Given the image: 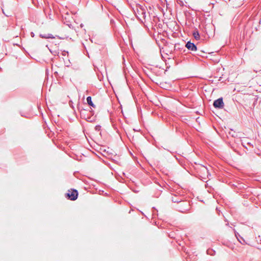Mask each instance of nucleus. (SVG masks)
Listing matches in <instances>:
<instances>
[{
  "instance_id": "obj_1",
  "label": "nucleus",
  "mask_w": 261,
  "mask_h": 261,
  "mask_svg": "<svg viewBox=\"0 0 261 261\" xmlns=\"http://www.w3.org/2000/svg\"><path fill=\"white\" fill-rule=\"evenodd\" d=\"M135 12L136 16L140 20L143 21L146 18V11L140 6H137Z\"/></svg>"
},
{
  "instance_id": "obj_6",
  "label": "nucleus",
  "mask_w": 261,
  "mask_h": 261,
  "mask_svg": "<svg viewBox=\"0 0 261 261\" xmlns=\"http://www.w3.org/2000/svg\"><path fill=\"white\" fill-rule=\"evenodd\" d=\"M193 35L194 37L195 38V39H196V40L199 39L200 36H199V33H198V32L197 31L194 32L193 33Z\"/></svg>"
},
{
  "instance_id": "obj_4",
  "label": "nucleus",
  "mask_w": 261,
  "mask_h": 261,
  "mask_svg": "<svg viewBox=\"0 0 261 261\" xmlns=\"http://www.w3.org/2000/svg\"><path fill=\"white\" fill-rule=\"evenodd\" d=\"M186 47L192 51H196L197 50V47L196 45L191 42L189 41L187 43L186 45Z\"/></svg>"
},
{
  "instance_id": "obj_5",
  "label": "nucleus",
  "mask_w": 261,
  "mask_h": 261,
  "mask_svg": "<svg viewBox=\"0 0 261 261\" xmlns=\"http://www.w3.org/2000/svg\"><path fill=\"white\" fill-rule=\"evenodd\" d=\"M87 103H88L89 105L93 107H94V104L93 103L92 101V99H91V97L90 96H88L87 98Z\"/></svg>"
},
{
  "instance_id": "obj_3",
  "label": "nucleus",
  "mask_w": 261,
  "mask_h": 261,
  "mask_svg": "<svg viewBox=\"0 0 261 261\" xmlns=\"http://www.w3.org/2000/svg\"><path fill=\"white\" fill-rule=\"evenodd\" d=\"M214 106L216 108L222 109L224 107V103L223 98H220L214 101L213 103Z\"/></svg>"
},
{
  "instance_id": "obj_2",
  "label": "nucleus",
  "mask_w": 261,
  "mask_h": 261,
  "mask_svg": "<svg viewBox=\"0 0 261 261\" xmlns=\"http://www.w3.org/2000/svg\"><path fill=\"white\" fill-rule=\"evenodd\" d=\"M78 192L75 190L71 189L68 191L66 193V197L71 200H75L77 199Z\"/></svg>"
},
{
  "instance_id": "obj_7",
  "label": "nucleus",
  "mask_w": 261,
  "mask_h": 261,
  "mask_svg": "<svg viewBox=\"0 0 261 261\" xmlns=\"http://www.w3.org/2000/svg\"><path fill=\"white\" fill-rule=\"evenodd\" d=\"M44 38H53L52 37H50L49 36H44Z\"/></svg>"
}]
</instances>
